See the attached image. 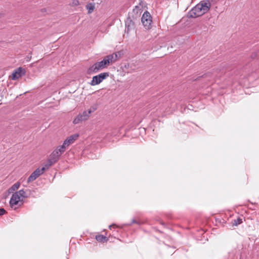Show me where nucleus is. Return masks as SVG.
I'll return each mask as SVG.
<instances>
[{
  "mask_svg": "<svg viewBox=\"0 0 259 259\" xmlns=\"http://www.w3.org/2000/svg\"><path fill=\"white\" fill-rule=\"evenodd\" d=\"M118 60V56L116 53L106 56L103 60L97 62L91 66L87 71L88 74L97 73L100 70L107 67L110 63H113Z\"/></svg>",
  "mask_w": 259,
  "mask_h": 259,
  "instance_id": "f257e3e1",
  "label": "nucleus"
},
{
  "mask_svg": "<svg viewBox=\"0 0 259 259\" xmlns=\"http://www.w3.org/2000/svg\"><path fill=\"white\" fill-rule=\"evenodd\" d=\"M25 192L23 190H19L14 193L10 200V205L12 208L15 205H18L19 202L23 200V198L25 197Z\"/></svg>",
  "mask_w": 259,
  "mask_h": 259,
  "instance_id": "f03ea898",
  "label": "nucleus"
},
{
  "mask_svg": "<svg viewBox=\"0 0 259 259\" xmlns=\"http://www.w3.org/2000/svg\"><path fill=\"white\" fill-rule=\"evenodd\" d=\"M141 21L145 29H149L151 28L152 17L148 12L146 11L144 13L141 18Z\"/></svg>",
  "mask_w": 259,
  "mask_h": 259,
  "instance_id": "7ed1b4c3",
  "label": "nucleus"
},
{
  "mask_svg": "<svg viewBox=\"0 0 259 259\" xmlns=\"http://www.w3.org/2000/svg\"><path fill=\"white\" fill-rule=\"evenodd\" d=\"M109 75L108 72H103L98 75L94 76L90 83L91 85L94 86L99 84L103 81V80L108 77Z\"/></svg>",
  "mask_w": 259,
  "mask_h": 259,
  "instance_id": "20e7f679",
  "label": "nucleus"
},
{
  "mask_svg": "<svg viewBox=\"0 0 259 259\" xmlns=\"http://www.w3.org/2000/svg\"><path fill=\"white\" fill-rule=\"evenodd\" d=\"M200 5L198 4L189 12L188 16L190 18H196L204 14Z\"/></svg>",
  "mask_w": 259,
  "mask_h": 259,
  "instance_id": "39448f33",
  "label": "nucleus"
},
{
  "mask_svg": "<svg viewBox=\"0 0 259 259\" xmlns=\"http://www.w3.org/2000/svg\"><path fill=\"white\" fill-rule=\"evenodd\" d=\"M47 169H48L47 166H46V165L41 168H37L29 177L27 182L29 183L36 179L40 175L42 174Z\"/></svg>",
  "mask_w": 259,
  "mask_h": 259,
  "instance_id": "423d86ee",
  "label": "nucleus"
},
{
  "mask_svg": "<svg viewBox=\"0 0 259 259\" xmlns=\"http://www.w3.org/2000/svg\"><path fill=\"white\" fill-rule=\"evenodd\" d=\"M61 155V154H59L58 152L54 150L50 155V157L47 164H46V166H47V168H49V167L56 163L58 160Z\"/></svg>",
  "mask_w": 259,
  "mask_h": 259,
  "instance_id": "0eeeda50",
  "label": "nucleus"
},
{
  "mask_svg": "<svg viewBox=\"0 0 259 259\" xmlns=\"http://www.w3.org/2000/svg\"><path fill=\"white\" fill-rule=\"evenodd\" d=\"M89 113H87V111H83L82 113L79 114L73 120V123L75 124L85 121L88 119Z\"/></svg>",
  "mask_w": 259,
  "mask_h": 259,
  "instance_id": "6e6552de",
  "label": "nucleus"
},
{
  "mask_svg": "<svg viewBox=\"0 0 259 259\" xmlns=\"http://www.w3.org/2000/svg\"><path fill=\"white\" fill-rule=\"evenodd\" d=\"M25 73V70L21 67L15 70L11 75V79L12 80H16L20 77L22 75Z\"/></svg>",
  "mask_w": 259,
  "mask_h": 259,
  "instance_id": "1a4fd4ad",
  "label": "nucleus"
},
{
  "mask_svg": "<svg viewBox=\"0 0 259 259\" xmlns=\"http://www.w3.org/2000/svg\"><path fill=\"white\" fill-rule=\"evenodd\" d=\"M201 8L205 14L207 13L210 9L211 4L209 0H203L199 3Z\"/></svg>",
  "mask_w": 259,
  "mask_h": 259,
  "instance_id": "9d476101",
  "label": "nucleus"
},
{
  "mask_svg": "<svg viewBox=\"0 0 259 259\" xmlns=\"http://www.w3.org/2000/svg\"><path fill=\"white\" fill-rule=\"evenodd\" d=\"M78 134H74L70 136L67 139H66L63 144L66 147H68L70 144H72L78 137Z\"/></svg>",
  "mask_w": 259,
  "mask_h": 259,
  "instance_id": "9b49d317",
  "label": "nucleus"
},
{
  "mask_svg": "<svg viewBox=\"0 0 259 259\" xmlns=\"http://www.w3.org/2000/svg\"><path fill=\"white\" fill-rule=\"evenodd\" d=\"M134 23L131 19H127L125 21V31L128 33L131 30L134 29Z\"/></svg>",
  "mask_w": 259,
  "mask_h": 259,
  "instance_id": "f8f14e48",
  "label": "nucleus"
},
{
  "mask_svg": "<svg viewBox=\"0 0 259 259\" xmlns=\"http://www.w3.org/2000/svg\"><path fill=\"white\" fill-rule=\"evenodd\" d=\"M95 8V4L94 3H90L86 5V9L88 11V13H92Z\"/></svg>",
  "mask_w": 259,
  "mask_h": 259,
  "instance_id": "ddd939ff",
  "label": "nucleus"
},
{
  "mask_svg": "<svg viewBox=\"0 0 259 259\" xmlns=\"http://www.w3.org/2000/svg\"><path fill=\"white\" fill-rule=\"evenodd\" d=\"M67 147L63 144L62 145L58 146L55 150H56L57 152H58L59 154H62L64 152Z\"/></svg>",
  "mask_w": 259,
  "mask_h": 259,
  "instance_id": "4468645a",
  "label": "nucleus"
},
{
  "mask_svg": "<svg viewBox=\"0 0 259 259\" xmlns=\"http://www.w3.org/2000/svg\"><path fill=\"white\" fill-rule=\"evenodd\" d=\"M20 187V183L19 182L14 184L11 188L9 189V193H13L14 191L17 190Z\"/></svg>",
  "mask_w": 259,
  "mask_h": 259,
  "instance_id": "2eb2a0df",
  "label": "nucleus"
},
{
  "mask_svg": "<svg viewBox=\"0 0 259 259\" xmlns=\"http://www.w3.org/2000/svg\"><path fill=\"white\" fill-rule=\"evenodd\" d=\"M96 239L97 241L99 242H105L107 241V238L102 235H98L96 236Z\"/></svg>",
  "mask_w": 259,
  "mask_h": 259,
  "instance_id": "dca6fc26",
  "label": "nucleus"
},
{
  "mask_svg": "<svg viewBox=\"0 0 259 259\" xmlns=\"http://www.w3.org/2000/svg\"><path fill=\"white\" fill-rule=\"evenodd\" d=\"M242 223V219L240 218H238L237 219L234 220L232 222V225L233 226H237L238 225L241 224Z\"/></svg>",
  "mask_w": 259,
  "mask_h": 259,
  "instance_id": "f3484780",
  "label": "nucleus"
},
{
  "mask_svg": "<svg viewBox=\"0 0 259 259\" xmlns=\"http://www.w3.org/2000/svg\"><path fill=\"white\" fill-rule=\"evenodd\" d=\"M90 109L93 111V112L95 111L97 109V105H94L90 107Z\"/></svg>",
  "mask_w": 259,
  "mask_h": 259,
  "instance_id": "a211bd4d",
  "label": "nucleus"
},
{
  "mask_svg": "<svg viewBox=\"0 0 259 259\" xmlns=\"http://www.w3.org/2000/svg\"><path fill=\"white\" fill-rule=\"evenodd\" d=\"M6 213V211L4 208H0V216L4 215Z\"/></svg>",
  "mask_w": 259,
  "mask_h": 259,
  "instance_id": "6ab92c4d",
  "label": "nucleus"
},
{
  "mask_svg": "<svg viewBox=\"0 0 259 259\" xmlns=\"http://www.w3.org/2000/svg\"><path fill=\"white\" fill-rule=\"evenodd\" d=\"M93 112H94L93 111H92L90 108L88 110L87 113H89V117H90V114Z\"/></svg>",
  "mask_w": 259,
  "mask_h": 259,
  "instance_id": "aec40b11",
  "label": "nucleus"
},
{
  "mask_svg": "<svg viewBox=\"0 0 259 259\" xmlns=\"http://www.w3.org/2000/svg\"><path fill=\"white\" fill-rule=\"evenodd\" d=\"M132 224H140V223L139 222H138L137 221H136V220H134V219H133V220H132Z\"/></svg>",
  "mask_w": 259,
  "mask_h": 259,
  "instance_id": "412c9836",
  "label": "nucleus"
},
{
  "mask_svg": "<svg viewBox=\"0 0 259 259\" xmlns=\"http://www.w3.org/2000/svg\"><path fill=\"white\" fill-rule=\"evenodd\" d=\"M116 227L115 225H112L109 226V228L111 229L112 227Z\"/></svg>",
  "mask_w": 259,
  "mask_h": 259,
  "instance_id": "4be33fe9",
  "label": "nucleus"
},
{
  "mask_svg": "<svg viewBox=\"0 0 259 259\" xmlns=\"http://www.w3.org/2000/svg\"><path fill=\"white\" fill-rule=\"evenodd\" d=\"M139 6H136L135 7V9L134 10V11H135L136 10H137L138 9H139Z\"/></svg>",
  "mask_w": 259,
  "mask_h": 259,
  "instance_id": "5701e85b",
  "label": "nucleus"
},
{
  "mask_svg": "<svg viewBox=\"0 0 259 259\" xmlns=\"http://www.w3.org/2000/svg\"><path fill=\"white\" fill-rule=\"evenodd\" d=\"M77 4H78V2L76 1V3H75V4L76 5Z\"/></svg>",
  "mask_w": 259,
  "mask_h": 259,
  "instance_id": "b1692460",
  "label": "nucleus"
}]
</instances>
